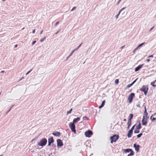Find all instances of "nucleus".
<instances>
[{
	"instance_id": "obj_30",
	"label": "nucleus",
	"mask_w": 156,
	"mask_h": 156,
	"mask_svg": "<svg viewBox=\"0 0 156 156\" xmlns=\"http://www.w3.org/2000/svg\"><path fill=\"white\" fill-rule=\"evenodd\" d=\"M72 110H73L72 108L70 109V110L69 111L67 112V115H68V114L71 113L72 111Z\"/></svg>"
},
{
	"instance_id": "obj_29",
	"label": "nucleus",
	"mask_w": 156,
	"mask_h": 156,
	"mask_svg": "<svg viewBox=\"0 0 156 156\" xmlns=\"http://www.w3.org/2000/svg\"><path fill=\"white\" fill-rule=\"evenodd\" d=\"M83 119L85 120H88L89 119L86 116H84L83 117Z\"/></svg>"
},
{
	"instance_id": "obj_42",
	"label": "nucleus",
	"mask_w": 156,
	"mask_h": 156,
	"mask_svg": "<svg viewBox=\"0 0 156 156\" xmlns=\"http://www.w3.org/2000/svg\"><path fill=\"white\" fill-rule=\"evenodd\" d=\"M119 16V15L118 14H117L115 16V18L117 19L118 18V16Z\"/></svg>"
},
{
	"instance_id": "obj_10",
	"label": "nucleus",
	"mask_w": 156,
	"mask_h": 156,
	"mask_svg": "<svg viewBox=\"0 0 156 156\" xmlns=\"http://www.w3.org/2000/svg\"><path fill=\"white\" fill-rule=\"evenodd\" d=\"M144 65V64H142L141 65H139L138 66L136 67L135 69V72H136L138 71L141 68L143 67Z\"/></svg>"
},
{
	"instance_id": "obj_37",
	"label": "nucleus",
	"mask_w": 156,
	"mask_h": 156,
	"mask_svg": "<svg viewBox=\"0 0 156 156\" xmlns=\"http://www.w3.org/2000/svg\"><path fill=\"white\" fill-rule=\"evenodd\" d=\"M76 8V7H73V8L71 10V11H73L74 10H75Z\"/></svg>"
},
{
	"instance_id": "obj_38",
	"label": "nucleus",
	"mask_w": 156,
	"mask_h": 156,
	"mask_svg": "<svg viewBox=\"0 0 156 156\" xmlns=\"http://www.w3.org/2000/svg\"><path fill=\"white\" fill-rule=\"evenodd\" d=\"M32 69L30 70H29V71H28L26 73V75H27V74H28L32 70Z\"/></svg>"
},
{
	"instance_id": "obj_64",
	"label": "nucleus",
	"mask_w": 156,
	"mask_h": 156,
	"mask_svg": "<svg viewBox=\"0 0 156 156\" xmlns=\"http://www.w3.org/2000/svg\"><path fill=\"white\" fill-rule=\"evenodd\" d=\"M13 106H13H12L10 108H9V109H10V110H11V109L12 108Z\"/></svg>"
},
{
	"instance_id": "obj_18",
	"label": "nucleus",
	"mask_w": 156,
	"mask_h": 156,
	"mask_svg": "<svg viewBox=\"0 0 156 156\" xmlns=\"http://www.w3.org/2000/svg\"><path fill=\"white\" fill-rule=\"evenodd\" d=\"M132 150L130 148H127L123 150V151L126 153H129V152L132 151Z\"/></svg>"
},
{
	"instance_id": "obj_1",
	"label": "nucleus",
	"mask_w": 156,
	"mask_h": 156,
	"mask_svg": "<svg viewBox=\"0 0 156 156\" xmlns=\"http://www.w3.org/2000/svg\"><path fill=\"white\" fill-rule=\"evenodd\" d=\"M47 142V139L45 138H42L39 142H38L37 145L43 147L45 146Z\"/></svg>"
},
{
	"instance_id": "obj_4",
	"label": "nucleus",
	"mask_w": 156,
	"mask_h": 156,
	"mask_svg": "<svg viewBox=\"0 0 156 156\" xmlns=\"http://www.w3.org/2000/svg\"><path fill=\"white\" fill-rule=\"evenodd\" d=\"M69 126L72 132L74 133V134H76V126L74 123L71 122L69 123Z\"/></svg>"
},
{
	"instance_id": "obj_56",
	"label": "nucleus",
	"mask_w": 156,
	"mask_h": 156,
	"mask_svg": "<svg viewBox=\"0 0 156 156\" xmlns=\"http://www.w3.org/2000/svg\"><path fill=\"white\" fill-rule=\"evenodd\" d=\"M130 127V126H127V129H129V127Z\"/></svg>"
},
{
	"instance_id": "obj_5",
	"label": "nucleus",
	"mask_w": 156,
	"mask_h": 156,
	"mask_svg": "<svg viewBox=\"0 0 156 156\" xmlns=\"http://www.w3.org/2000/svg\"><path fill=\"white\" fill-rule=\"evenodd\" d=\"M135 94L133 93H131L128 96V100L129 103H131L132 102L133 99L135 96Z\"/></svg>"
},
{
	"instance_id": "obj_52",
	"label": "nucleus",
	"mask_w": 156,
	"mask_h": 156,
	"mask_svg": "<svg viewBox=\"0 0 156 156\" xmlns=\"http://www.w3.org/2000/svg\"><path fill=\"white\" fill-rule=\"evenodd\" d=\"M147 62H149L150 61V59L149 58L147 59Z\"/></svg>"
},
{
	"instance_id": "obj_63",
	"label": "nucleus",
	"mask_w": 156,
	"mask_h": 156,
	"mask_svg": "<svg viewBox=\"0 0 156 156\" xmlns=\"http://www.w3.org/2000/svg\"><path fill=\"white\" fill-rule=\"evenodd\" d=\"M4 71L2 70V71H1V73H4Z\"/></svg>"
},
{
	"instance_id": "obj_46",
	"label": "nucleus",
	"mask_w": 156,
	"mask_h": 156,
	"mask_svg": "<svg viewBox=\"0 0 156 156\" xmlns=\"http://www.w3.org/2000/svg\"><path fill=\"white\" fill-rule=\"evenodd\" d=\"M71 56L70 55H69L67 57V58H66V61Z\"/></svg>"
},
{
	"instance_id": "obj_8",
	"label": "nucleus",
	"mask_w": 156,
	"mask_h": 156,
	"mask_svg": "<svg viewBox=\"0 0 156 156\" xmlns=\"http://www.w3.org/2000/svg\"><path fill=\"white\" fill-rule=\"evenodd\" d=\"M140 147V145L137 144L136 143L134 144H133V147L134 148L135 151L137 152H138L139 151V149Z\"/></svg>"
},
{
	"instance_id": "obj_60",
	"label": "nucleus",
	"mask_w": 156,
	"mask_h": 156,
	"mask_svg": "<svg viewBox=\"0 0 156 156\" xmlns=\"http://www.w3.org/2000/svg\"><path fill=\"white\" fill-rule=\"evenodd\" d=\"M123 121H126V119H123Z\"/></svg>"
},
{
	"instance_id": "obj_6",
	"label": "nucleus",
	"mask_w": 156,
	"mask_h": 156,
	"mask_svg": "<svg viewBox=\"0 0 156 156\" xmlns=\"http://www.w3.org/2000/svg\"><path fill=\"white\" fill-rule=\"evenodd\" d=\"M85 136L87 137H90L93 135V133L92 131L90 129H89L85 132L84 133Z\"/></svg>"
},
{
	"instance_id": "obj_44",
	"label": "nucleus",
	"mask_w": 156,
	"mask_h": 156,
	"mask_svg": "<svg viewBox=\"0 0 156 156\" xmlns=\"http://www.w3.org/2000/svg\"><path fill=\"white\" fill-rule=\"evenodd\" d=\"M48 146H50L51 145V144H52V143H51L49 142H48Z\"/></svg>"
},
{
	"instance_id": "obj_2",
	"label": "nucleus",
	"mask_w": 156,
	"mask_h": 156,
	"mask_svg": "<svg viewBox=\"0 0 156 156\" xmlns=\"http://www.w3.org/2000/svg\"><path fill=\"white\" fill-rule=\"evenodd\" d=\"M119 138V135L114 134L110 137V140H111L110 142L112 144L113 142H115Z\"/></svg>"
},
{
	"instance_id": "obj_53",
	"label": "nucleus",
	"mask_w": 156,
	"mask_h": 156,
	"mask_svg": "<svg viewBox=\"0 0 156 156\" xmlns=\"http://www.w3.org/2000/svg\"><path fill=\"white\" fill-rule=\"evenodd\" d=\"M35 29H34V30H33V31H32V33H35Z\"/></svg>"
},
{
	"instance_id": "obj_13",
	"label": "nucleus",
	"mask_w": 156,
	"mask_h": 156,
	"mask_svg": "<svg viewBox=\"0 0 156 156\" xmlns=\"http://www.w3.org/2000/svg\"><path fill=\"white\" fill-rule=\"evenodd\" d=\"M133 131L129 130L128 132L127 135V137L128 138H130L133 133Z\"/></svg>"
},
{
	"instance_id": "obj_33",
	"label": "nucleus",
	"mask_w": 156,
	"mask_h": 156,
	"mask_svg": "<svg viewBox=\"0 0 156 156\" xmlns=\"http://www.w3.org/2000/svg\"><path fill=\"white\" fill-rule=\"evenodd\" d=\"M51 147L53 148H55L56 147V146L55 144L52 143L51 145Z\"/></svg>"
},
{
	"instance_id": "obj_20",
	"label": "nucleus",
	"mask_w": 156,
	"mask_h": 156,
	"mask_svg": "<svg viewBox=\"0 0 156 156\" xmlns=\"http://www.w3.org/2000/svg\"><path fill=\"white\" fill-rule=\"evenodd\" d=\"M141 128V123L139 122L138 125L136 127V129H140Z\"/></svg>"
},
{
	"instance_id": "obj_59",
	"label": "nucleus",
	"mask_w": 156,
	"mask_h": 156,
	"mask_svg": "<svg viewBox=\"0 0 156 156\" xmlns=\"http://www.w3.org/2000/svg\"><path fill=\"white\" fill-rule=\"evenodd\" d=\"M10 111V109H9V110L7 112L6 114H7L8 112H9Z\"/></svg>"
},
{
	"instance_id": "obj_55",
	"label": "nucleus",
	"mask_w": 156,
	"mask_h": 156,
	"mask_svg": "<svg viewBox=\"0 0 156 156\" xmlns=\"http://www.w3.org/2000/svg\"><path fill=\"white\" fill-rule=\"evenodd\" d=\"M17 46H18L17 44H16V45H15L14 48H16V47H17Z\"/></svg>"
},
{
	"instance_id": "obj_21",
	"label": "nucleus",
	"mask_w": 156,
	"mask_h": 156,
	"mask_svg": "<svg viewBox=\"0 0 156 156\" xmlns=\"http://www.w3.org/2000/svg\"><path fill=\"white\" fill-rule=\"evenodd\" d=\"M156 82V80H154L153 82H152L151 83V86H152L153 87H156L155 85L154 84V83Z\"/></svg>"
},
{
	"instance_id": "obj_36",
	"label": "nucleus",
	"mask_w": 156,
	"mask_h": 156,
	"mask_svg": "<svg viewBox=\"0 0 156 156\" xmlns=\"http://www.w3.org/2000/svg\"><path fill=\"white\" fill-rule=\"evenodd\" d=\"M132 86L131 85V84H128L126 87V88H129L130 87Z\"/></svg>"
},
{
	"instance_id": "obj_58",
	"label": "nucleus",
	"mask_w": 156,
	"mask_h": 156,
	"mask_svg": "<svg viewBox=\"0 0 156 156\" xmlns=\"http://www.w3.org/2000/svg\"><path fill=\"white\" fill-rule=\"evenodd\" d=\"M24 78V77H22V78H21L19 80V81H20L21 80H22V79H23Z\"/></svg>"
},
{
	"instance_id": "obj_34",
	"label": "nucleus",
	"mask_w": 156,
	"mask_h": 156,
	"mask_svg": "<svg viewBox=\"0 0 156 156\" xmlns=\"http://www.w3.org/2000/svg\"><path fill=\"white\" fill-rule=\"evenodd\" d=\"M155 114H156V113H154L153 115H151V116L150 117V119H151V121H152V119L153 118L152 117L153 116H155Z\"/></svg>"
},
{
	"instance_id": "obj_48",
	"label": "nucleus",
	"mask_w": 156,
	"mask_h": 156,
	"mask_svg": "<svg viewBox=\"0 0 156 156\" xmlns=\"http://www.w3.org/2000/svg\"><path fill=\"white\" fill-rule=\"evenodd\" d=\"M154 26H153L151 28L150 30H149V31H151L153 29V28H154Z\"/></svg>"
},
{
	"instance_id": "obj_16",
	"label": "nucleus",
	"mask_w": 156,
	"mask_h": 156,
	"mask_svg": "<svg viewBox=\"0 0 156 156\" xmlns=\"http://www.w3.org/2000/svg\"><path fill=\"white\" fill-rule=\"evenodd\" d=\"M80 120V118L79 117H78L74 119L72 123H76L78 121H79Z\"/></svg>"
},
{
	"instance_id": "obj_12",
	"label": "nucleus",
	"mask_w": 156,
	"mask_h": 156,
	"mask_svg": "<svg viewBox=\"0 0 156 156\" xmlns=\"http://www.w3.org/2000/svg\"><path fill=\"white\" fill-rule=\"evenodd\" d=\"M145 43V42H143L142 43L140 44H139L137 47H136L133 51V53H134L135 51L137 50L139 48L141 47L142 46H143V45Z\"/></svg>"
},
{
	"instance_id": "obj_26",
	"label": "nucleus",
	"mask_w": 156,
	"mask_h": 156,
	"mask_svg": "<svg viewBox=\"0 0 156 156\" xmlns=\"http://www.w3.org/2000/svg\"><path fill=\"white\" fill-rule=\"evenodd\" d=\"M126 8L125 7H123L122 8V9H121L119 11L118 13V14L119 15L120 14L121 12L123 11V10H124Z\"/></svg>"
},
{
	"instance_id": "obj_62",
	"label": "nucleus",
	"mask_w": 156,
	"mask_h": 156,
	"mask_svg": "<svg viewBox=\"0 0 156 156\" xmlns=\"http://www.w3.org/2000/svg\"><path fill=\"white\" fill-rule=\"evenodd\" d=\"M131 85L132 86L134 83H133V82H132L131 83H130Z\"/></svg>"
},
{
	"instance_id": "obj_17",
	"label": "nucleus",
	"mask_w": 156,
	"mask_h": 156,
	"mask_svg": "<svg viewBox=\"0 0 156 156\" xmlns=\"http://www.w3.org/2000/svg\"><path fill=\"white\" fill-rule=\"evenodd\" d=\"M105 100H103L102 101V103H101V105L99 106V109H101V108H102L104 106V105H105Z\"/></svg>"
},
{
	"instance_id": "obj_40",
	"label": "nucleus",
	"mask_w": 156,
	"mask_h": 156,
	"mask_svg": "<svg viewBox=\"0 0 156 156\" xmlns=\"http://www.w3.org/2000/svg\"><path fill=\"white\" fill-rule=\"evenodd\" d=\"M83 43H82L80 44L79 46L77 48H76V49H77V50L80 47V46Z\"/></svg>"
},
{
	"instance_id": "obj_61",
	"label": "nucleus",
	"mask_w": 156,
	"mask_h": 156,
	"mask_svg": "<svg viewBox=\"0 0 156 156\" xmlns=\"http://www.w3.org/2000/svg\"><path fill=\"white\" fill-rule=\"evenodd\" d=\"M43 31V30H42L41 31V32L40 33V34H41L42 33Z\"/></svg>"
},
{
	"instance_id": "obj_15",
	"label": "nucleus",
	"mask_w": 156,
	"mask_h": 156,
	"mask_svg": "<svg viewBox=\"0 0 156 156\" xmlns=\"http://www.w3.org/2000/svg\"><path fill=\"white\" fill-rule=\"evenodd\" d=\"M144 118H145V116H147L148 115V113L147 112V109L146 108V106H144Z\"/></svg>"
},
{
	"instance_id": "obj_47",
	"label": "nucleus",
	"mask_w": 156,
	"mask_h": 156,
	"mask_svg": "<svg viewBox=\"0 0 156 156\" xmlns=\"http://www.w3.org/2000/svg\"><path fill=\"white\" fill-rule=\"evenodd\" d=\"M138 79V78H136V79H135L134 81H133V83H134Z\"/></svg>"
},
{
	"instance_id": "obj_14",
	"label": "nucleus",
	"mask_w": 156,
	"mask_h": 156,
	"mask_svg": "<svg viewBox=\"0 0 156 156\" xmlns=\"http://www.w3.org/2000/svg\"><path fill=\"white\" fill-rule=\"evenodd\" d=\"M54 141L53 137L52 136H49L48 138V142H49L52 144L53 143Z\"/></svg>"
},
{
	"instance_id": "obj_31",
	"label": "nucleus",
	"mask_w": 156,
	"mask_h": 156,
	"mask_svg": "<svg viewBox=\"0 0 156 156\" xmlns=\"http://www.w3.org/2000/svg\"><path fill=\"white\" fill-rule=\"evenodd\" d=\"M140 101H138V104H137L136 105V106L139 108H140Z\"/></svg>"
},
{
	"instance_id": "obj_19",
	"label": "nucleus",
	"mask_w": 156,
	"mask_h": 156,
	"mask_svg": "<svg viewBox=\"0 0 156 156\" xmlns=\"http://www.w3.org/2000/svg\"><path fill=\"white\" fill-rule=\"evenodd\" d=\"M133 114H130L129 116V118L128 120L131 121H132V119L133 118Z\"/></svg>"
},
{
	"instance_id": "obj_51",
	"label": "nucleus",
	"mask_w": 156,
	"mask_h": 156,
	"mask_svg": "<svg viewBox=\"0 0 156 156\" xmlns=\"http://www.w3.org/2000/svg\"><path fill=\"white\" fill-rule=\"evenodd\" d=\"M145 117H146V118H145V119L146 120H147L149 118V116H145Z\"/></svg>"
},
{
	"instance_id": "obj_50",
	"label": "nucleus",
	"mask_w": 156,
	"mask_h": 156,
	"mask_svg": "<svg viewBox=\"0 0 156 156\" xmlns=\"http://www.w3.org/2000/svg\"><path fill=\"white\" fill-rule=\"evenodd\" d=\"M153 55H150L148 57V58H153Z\"/></svg>"
},
{
	"instance_id": "obj_43",
	"label": "nucleus",
	"mask_w": 156,
	"mask_h": 156,
	"mask_svg": "<svg viewBox=\"0 0 156 156\" xmlns=\"http://www.w3.org/2000/svg\"><path fill=\"white\" fill-rule=\"evenodd\" d=\"M59 23V21H57L56 22V23H55V26H56Z\"/></svg>"
},
{
	"instance_id": "obj_35",
	"label": "nucleus",
	"mask_w": 156,
	"mask_h": 156,
	"mask_svg": "<svg viewBox=\"0 0 156 156\" xmlns=\"http://www.w3.org/2000/svg\"><path fill=\"white\" fill-rule=\"evenodd\" d=\"M46 38V37H44L43 38H41L40 40V41L41 42H43L44 40H45Z\"/></svg>"
},
{
	"instance_id": "obj_11",
	"label": "nucleus",
	"mask_w": 156,
	"mask_h": 156,
	"mask_svg": "<svg viewBox=\"0 0 156 156\" xmlns=\"http://www.w3.org/2000/svg\"><path fill=\"white\" fill-rule=\"evenodd\" d=\"M52 134L54 136L59 137L61 135V133L58 131H55L52 133Z\"/></svg>"
},
{
	"instance_id": "obj_57",
	"label": "nucleus",
	"mask_w": 156,
	"mask_h": 156,
	"mask_svg": "<svg viewBox=\"0 0 156 156\" xmlns=\"http://www.w3.org/2000/svg\"><path fill=\"white\" fill-rule=\"evenodd\" d=\"M124 47H125V46H123L122 47L120 48H121V49H123V48H124Z\"/></svg>"
},
{
	"instance_id": "obj_27",
	"label": "nucleus",
	"mask_w": 156,
	"mask_h": 156,
	"mask_svg": "<svg viewBox=\"0 0 156 156\" xmlns=\"http://www.w3.org/2000/svg\"><path fill=\"white\" fill-rule=\"evenodd\" d=\"M119 82V80L118 79H116L115 80V84H118Z\"/></svg>"
},
{
	"instance_id": "obj_22",
	"label": "nucleus",
	"mask_w": 156,
	"mask_h": 156,
	"mask_svg": "<svg viewBox=\"0 0 156 156\" xmlns=\"http://www.w3.org/2000/svg\"><path fill=\"white\" fill-rule=\"evenodd\" d=\"M134 154V153L133 151L132 150V151L130 152V153L128 155L129 156H131L133 155Z\"/></svg>"
},
{
	"instance_id": "obj_7",
	"label": "nucleus",
	"mask_w": 156,
	"mask_h": 156,
	"mask_svg": "<svg viewBox=\"0 0 156 156\" xmlns=\"http://www.w3.org/2000/svg\"><path fill=\"white\" fill-rule=\"evenodd\" d=\"M57 147H60L63 145L62 140L60 139H58L57 140Z\"/></svg>"
},
{
	"instance_id": "obj_24",
	"label": "nucleus",
	"mask_w": 156,
	"mask_h": 156,
	"mask_svg": "<svg viewBox=\"0 0 156 156\" xmlns=\"http://www.w3.org/2000/svg\"><path fill=\"white\" fill-rule=\"evenodd\" d=\"M142 135H143V133H140V134H139L137 135L136 136L137 138H138L140 137Z\"/></svg>"
},
{
	"instance_id": "obj_39",
	"label": "nucleus",
	"mask_w": 156,
	"mask_h": 156,
	"mask_svg": "<svg viewBox=\"0 0 156 156\" xmlns=\"http://www.w3.org/2000/svg\"><path fill=\"white\" fill-rule=\"evenodd\" d=\"M36 42V41H33V42L32 43V45H34Z\"/></svg>"
},
{
	"instance_id": "obj_3",
	"label": "nucleus",
	"mask_w": 156,
	"mask_h": 156,
	"mask_svg": "<svg viewBox=\"0 0 156 156\" xmlns=\"http://www.w3.org/2000/svg\"><path fill=\"white\" fill-rule=\"evenodd\" d=\"M149 88L147 85H143L140 89V90L144 92L145 95H146L148 92Z\"/></svg>"
},
{
	"instance_id": "obj_28",
	"label": "nucleus",
	"mask_w": 156,
	"mask_h": 156,
	"mask_svg": "<svg viewBox=\"0 0 156 156\" xmlns=\"http://www.w3.org/2000/svg\"><path fill=\"white\" fill-rule=\"evenodd\" d=\"M136 125V124L134 125L133 126H132L131 129H130L132 131H133V130L134 129Z\"/></svg>"
},
{
	"instance_id": "obj_32",
	"label": "nucleus",
	"mask_w": 156,
	"mask_h": 156,
	"mask_svg": "<svg viewBox=\"0 0 156 156\" xmlns=\"http://www.w3.org/2000/svg\"><path fill=\"white\" fill-rule=\"evenodd\" d=\"M77 50V49H75L70 54V55L71 56L73 55V53H74V52L75 51H76Z\"/></svg>"
},
{
	"instance_id": "obj_49",
	"label": "nucleus",
	"mask_w": 156,
	"mask_h": 156,
	"mask_svg": "<svg viewBox=\"0 0 156 156\" xmlns=\"http://www.w3.org/2000/svg\"><path fill=\"white\" fill-rule=\"evenodd\" d=\"M122 0H119V1L117 3V5H118L119 3V2H120Z\"/></svg>"
},
{
	"instance_id": "obj_45",
	"label": "nucleus",
	"mask_w": 156,
	"mask_h": 156,
	"mask_svg": "<svg viewBox=\"0 0 156 156\" xmlns=\"http://www.w3.org/2000/svg\"><path fill=\"white\" fill-rule=\"evenodd\" d=\"M37 137H36L35 138H34V139H33L32 140V141H31V142H33V141H34L36 139H37Z\"/></svg>"
},
{
	"instance_id": "obj_23",
	"label": "nucleus",
	"mask_w": 156,
	"mask_h": 156,
	"mask_svg": "<svg viewBox=\"0 0 156 156\" xmlns=\"http://www.w3.org/2000/svg\"><path fill=\"white\" fill-rule=\"evenodd\" d=\"M139 129H136V128L134 130V133H138L140 132Z\"/></svg>"
},
{
	"instance_id": "obj_9",
	"label": "nucleus",
	"mask_w": 156,
	"mask_h": 156,
	"mask_svg": "<svg viewBox=\"0 0 156 156\" xmlns=\"http://www.w3.org/2000/svg\"><path fill=\"white\" fill-rule=\"evenodd\" d=\"M142 124L144 126H146L147 124V120L145 119V118L143 116V119L141 121Z\"/></svg>"
},
{
	"instance_id": "obj_54",
	"label": "nucleus",
	"mask_w": 156,
	"mask_h": 156,
	"mask_svg": "<svg viewBox=\"0 0 156 156\" xmlns=\"http://www.w3.org/2000/svg\"><path fill=\"white\" fill-rule=\"evenodd\" d=\"M59 32V31H57L55 33V34H57Z\"/></svg>"
},
{
	"instance_id": "obj_41",
	"label": "nucleus",
	"mask_w": 156,
	"mask_h": 156,
	"mask_svg": "<svg viewBox=\"0 0 156 156\" xmlns=\"http://www.w3.org/2000/svg\"><path fill=\"white\" fill-rule=\"evenodd\" d=\"M156 120V118L153 117V118L152 119V120L151 121H153Z\"/></svg>"
},
{
	"instance_id": "obj_25",
	"label": "nucleus",
	"mask_w": 156,
	"mask_h": 156,
	"mask_svg": "<svg viewBox=\"0 0 156 156\" xmlns=\"http://www.w3.org/2000/svg\"><path fill=\"white\" fill-rule=\"evenodd\" d=\"M131 122H132L131 121H130L128 120V122L127 123V126H130L131 125Z\"/></svg>"
}]
</instances>
